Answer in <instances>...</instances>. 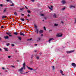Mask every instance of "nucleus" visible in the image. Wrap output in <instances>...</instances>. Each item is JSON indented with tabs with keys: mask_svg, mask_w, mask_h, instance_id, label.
I'll use <instances>...</instances> for the list:
<instances>
[{
	"mask_svg": "<svg viewBox=\"0 0 76 76\" xmlns=\"http://www.w3.org/2000/svg\"><path fill=\"white\" fill-rule=\"evenodd\" d=\"M61 23H63V21H61Z\"/></svg>",
	"mask_w": 76,
	"mask_h": 76,
	"instance_id": "8fccbe9b",
	"label": "nucleus"
},
{
	"mask_svg": "<svg viewBox=\"0 0 76 76\" xmlns=\"http://www.w3.org/2000/svg\"><path fill=\"white\" fill-rule=\"evenodd\" d=\"M34 56V55H33V54H32V56H31V58H33V56Z\"/></svg>",
	"mask_w": 76,
	"mask_h": 76,
	"instance_id": "58836bf2",
	"label": "nucleus"
},
{
	"mask_svg": "<svg viewBox=\"0 0 76 76\" xmlns=\"http://www.w3.org/2000/svg\"><path fill=\"white\" fill-rule=\"evenodd\" d=\"M3 4H1L0 5V6L1 7H3Z\"/></svg>",
	"mask_w": 76,
	"mask_h": 76,
	"instance_id": "e433bc0d",
	"label": "nucleus"
},
{
	"mask_svg": "<svg viewBox=\"0 0 76 76\" xmlns=\"http://www.w3.org/2000/svg\"><path fill=\"white\" fill-rule=\"evenodd\" d=\"M4 38L5 39H8L9 37L8 36H4Z\"/></svg>",
	"mask_w": 76,
	"mask_h": 76,
	"instance_id": "dca6fc26",
	"label": "nucleus"
},
{
	"mask_svg": "<svg viewBox=\"0 0 76 76\" xmlns=\"http://www.w3.org/2000/svg\"><path fill=\"white\" fill-rule=\"evenodd\" d=\"M1 28H3V26H1Z\"/></svg>",
	"mask_w": 76,
	"mask_h": 76,
	"instance_id": "603ef678",
	"label": "nucleus"
},
{
	"mask_svg": "<svg viewBox=\"0 0 76 76\" xmlns=\"http://www.w3.org/2000/svg\"><path fill=\"white\" fill-rule=\"evenodd\" d=\"M39 32L40 34H41L42 33V32H43V31L40 30L39 31Z\"/></svg>",
	"mask_w": 76,
	"mask_h": 76,
	"instance_id": "a211bd4d",
	"label": "nucleus"
},
{
	"mask_svg": "<svg viewBox=\"0 0 76 76\" xmlns=\"http://www.w3.org/2000/svg\"><path fill=\"white\" fill-rule=\"evenodd\" d=\"M54 26H58V24H55L54 25Z\"/></svg>",
	"mask_w": 76,
	"mask_h": 76,
	"instance_id": "a878e982",
	"label": "nucleus"
},
{
	"mask_svg": "<svg viewBox=\"0 0 76 76\" xmlns=\"http://www.w3.org/2000/svg\"><path fill=\"white\" fill-rule=\"evenodd\" d=\"M71 65L72 66H73V67H74V68H75L76 67V65L75 63H72L71 64Z\"/></svg>",
	"mask_w": 76,
	"mask_h": 76,
	"instance_id": "20e7f679",
	"label": "nucleus"
},
{
	"mask_svg": "<svg viewBox=\"0 0 76 76\" xmlns=\"http://www.w3.org/2000/svg\"><path fill=\"white\" fill-rule=\"evenodd\" d=\"M40 15H41L42 16H44V14H40Z\"/></svg>",
	"mask_w": 76,
	"mask_h": 76,
	"instance_id": "2f4dec72",
	"label": "nucleus"
},
{
	"mask_svg": "<svg viewBox=\"0 0 76 76\" xmlns=\"http://www.w3.org/2000/svg\"><path fill=\"white\" fill-rule=\"evenodd\" d=\"M2 19H4V18H6V16H3L2 17Z\"/></svg>",
	"mask_w": 76,
	"mask_h": 76,
	"instance_id": "b1692460",
	"label": "nucleus"
},
{
	"mask_svg": "<svg viewBox=\"0 0 76 76\" xmlns=\"http://www.w3.org/2000/svg\"><path fill=\"white\" fill-rule=\"evenodd\" d=\"M15 15V16H17V13H16V12H14V13Z\"/></svg>",
	"mask_w": 76,
	"mask_h": 76,
	"instance_id": "412c9836",
	"label": "nucleus"
},
{
	"mask_svg": "<svg viewBox=\"0 0 76 76\" xmlns=\"http://www.w3.org/2000/svg\"><path fill=\"white\" fill-rule=\"evenodd\" d=\"M12 67H15V66H12Z\"/></svg>",
	"mask_w": 76,
	"mask_h": 76,
	"instance_id": "4d7b16f0",
	"label": "nucleus"
},
{
	"mask_svg": "<svg viewBox=\"0 0 76 76\" xmlns=\"http://www.w3.org/2000/svg\"><path fill=\"white\" fill-rule=\"evenodd\" d=\"M10 57H11V56H9L8 57V58H10Z\"/></svg>",
	"mask_w": 76,
	"mask_h": 76,
	"instance_id": "37998d69",
	"label": "nucleus"
},
{
	"mask_svg": "<svg viewBox=\"0 0 76 76\" xmlns=\"http://www.w3.org/2000/svg\"><path fill=\"white\" fill-rule=\"evenodd\" d=\"M19 39V40H22V38L19 37H17Z\"/></svg>",
	"mask_w": 76,
	"mask_h": 76,
	"instance_id": "4468645a",
	"label": "nucleus"
},
{
	"mask_svg": "<svg viewBox=\"0 0 76 76\" xmlns=\"http://www.w3.org/2000/svg\"><path fill=\"white\" fill-rule=\"evenodd\" d=\"M75 22H76V19H75Z\"/></svg>",
	"mask_w": 76,
	"mask_h": 76,
	"instance_id": "774afa93",
	"label": "nucleus"
},
{
	"mask_svg": "<svg viewBox=\"0 0 76 76\" xmlns=\"http://www.w3.org/2000/svg\"><path fill=\"white\" fill-rule=\"evenodd\" d=\"M44 30H45V31L46 30V28H45V27H44Z\"/></svg>",
	"mask_w": 76,
	"mask_h": 76,
	"instance_id": "f704fd0d",
	"label": "nucleus"
},
{
	"mask_svg": "<svg viewBox=\"0 0 76 76\" xmlns=\"http://www.w3.org/2000/svg\"><path fill=\"white\" fill-rule=\"evenodd\" d=\"M51 8H53V6H51Z\"/></svg>",
	"mask_w": 76,
	"mask_h": 76,
	"instance_id": "864d4df0",
	"label": "nucleus"
},
{
	"mask_svg": "<svg viewBox=\"0 0 76 76\" xmlns=\"http://www.w3.org/2000/svg\"><path fill=\"white\" fill-rule=\"evenodd\" d=\"M53 40H54V39L53 38H51V39H50L49 40H48V41H49V43H50V41H52Z\"/></svg>",
	"mask_w": 76,
	"mask_h": 76,
	"instance_id": "f8f14e48",
	"label": "nucleus"
},
{
	"mask_svg": "<svg viewBox=\"0 0 76 76\" xmlns=\"http://www.w3.org/2000/svg\"><path fill=\"white\" fill-rule=\"evenodd\" d=\"M23 69H25L26 68H25V63H24L23 64Z\"/></svg>",
	"mask_w": 76,
	"mask_h": 76,
	"instance_id": "423d86ee",
	"label": "nucleus"
},
{
	"mask_svg": "<svg viewBox=\"0 0 76 76\" xmlns=\"http://www.w3.org/2000/svg\"><path fill=\"white\" fill-rule=\"evenodd\" d=\"M26 73H25H25H23V74H25Z\"/></svg>",
	"mask_w": 76,
	"mask_h": 76,
	"instance_id": "338daca9",
	"label": "nucleus"
},
{
	"mask_svg": "<svg viewBox=\"0 0 76 76\" xmlns=\"http://www.w3.org/2000/svg\"><path fill=\"white\" fill-rule=\"evenodd\" d=\"M27 67L28 69H29V70H33V69L32 68H31L29 67H28V66H27Z\"/></svg>",
	"mask_w": 76,
	"mask_h": 76,
	"instance_id": "9d476101",
	"label": "nucleus"
},
{
	"mask_svg": "<svg viewBox=\"0 0 76 76\" xmlns=\"http://www.w3.org/2000/svg\"><path fill=\"white\" fill-rule=\"evenodd\" d=\"M31 63H33V62L31 61Z\"/></svg>",
	"mask_w": 76,
	"mask_h": 76,
	"instance_id": "0e129e2a",
	"label": "nucleus"
},
{
	"mask_svg": "<svg viewBox=\"0 0 76 76\" xmlns=\"http://www.w3.org/2000/svg\"><path fill=\"white\" fill-rule=\"evenodd\" d=\"M18 71L20 73H22V72H23V67H21L20 69L18 70Z\"/></svg>",
	"mask_w": 76,
	"mask_h": 76,
	"instance_id": "f257e3e1",
	"label": "nucleus"
},
{
	"mask_svg": "<svg viewBox=\"0 0 76 76\" xmlns=\"http://www.w3.org/2000/svg\"><path fill=\"white\" fill-rule=\"evenodd\" d=\"M35 27L36 28V29H37V26L35 25Z\"/></svg>",
	"mask_w": 76,
	"mask_h": 76,
	"instance_id": "72a5a7b5",
	"label": "nucleus"
},
{
	"mask_svg": "<svg viewBox=\"0 0 76 76\" xmlns=\"http://www.w3.org/2000/svg\"><path fill=\"white\" fill-rule=\"evenodd\" d=\"M48 8L49 9H50V10H53V9H52V8H51V7H50V6H48Z\"/></svg>",
	"mask_w": 76,
	"mask_h": 76,
	"instance_id": "aec40b11",
	"label": "nucleus"
},
{
	"mask_svg": "<svg viewBox=\"0 0 76 76\" xmlns=\"http://www.w3.org/2000/svg\"><path fill=\"white\" fill-rule=\"evenodd\" d=\"M20 20H22V21H24L25 20H24L23 18H20Z\"/></svg>",
	"mask_w": 76,
	"mask_h": 76,
	"instance_id": "bb28decb",
	"label": "nucleus"
},
{
	"mask_svg": "<svg viewBox=\"0 0 76 76\" xmlns=\"http://www.w3.org/2000/svg\"><path fill=\"white\" fill-rule=\"evenodd\" d=\"M55 70V68H54V66H52V70Z\"/></svg>",
	"mask_w": 76,
	"mask_h": 76,
	"instance_id": "6ab92c4d",
	"label": "nucleus"
},
{
	"mask_svg": "<svg viewBox=\"0 0 76 76\" xmlns=\"http://www.w3.org/2000/svg\"><path fill=\"white\" fill-rule=\"evenodd\" d=\"M40 40H41V38L40 37H38L37 38V41H40Z\"/></svg>",
	"mask_w": 76,
	"mask_h": 76,
	"instance_id": "2eb2a0df",
	"label": "nucleus"
},
{
	"mask_svg": "<svg viewBox=\"0 0 76 76\" xmlns=\"http://www.w3.org/2000/svg\"><path fill=\"white\" fill-rule=\"evenodd\" d=\"M7 12V9L6 8H4V9L3 13H5Z\"/></svg>",
	"mask_w": 76,
	"mask_h": 76,
	"instance_id": "6e6552de",
	"label": "nucleus"
},
{
	"mask_svg": "<svg viewBox=\"0 0 76 76\" xmlns=\"http://www.w3.org/2000/svg\"><path fill=\"white\" fill-rule=\"evenodd\" d=\"M9 37H12V35L11 34H9Z\"/></svg>",
	"mask_w": 76,
	"mask_h": 76,
	"instance_id": "a18cd8bd",
	"label": "nucleus"
},
{
	"mask_svg": "<svg viewBox=\"0 0 76 76\" xmlns=\"http://www.w3.org/2000/svg\"><path fill=\"white\" fill-rule=\"evenodd\" d=\"M53 17H54V18H57V16H56V15L55 14H54V15H53Z\"/></svg>",
	"mask_w": 76,
	"mask_h": 76,
	"instance_id": "4be33fe9",
	"label": "nucleus"
},
{
	"mask_svg": "<svg viewBox=\"0 0 76 76\" xmlns=\"http://www.w3.org/2000/svg\"><path fill=\"white\" fill-rule=\"evenodd\" d=\"M65 9H66V8L65 7H64L62 9V10H65Z\"/></svg>",
	"mask_w": 76,
	"mask_h": 76,
	"instance_id": "cd10ccee",
	"label": "nucleus"
},
{
	"mask_svg": "<svg viewBox=\"0 0 76 76\" xmlns=\"http://www.w3.org/2000/svg\"><path fill=\"white\" fill-rule=\"evenodd\" d=\"M42 36H43V34H42L41 35V37H42Z\"/></svg>",
	"mask_w": 76,
	"mask_h": 76,
	"instance_id": "6e6d98bb",
	"label": "nucleus"
},
{
	"mask_svg": "<svg viewBox=\"0 0 76 76\" xmlns=\"http://www.w3.org/2000/svg\"><path fill=\"white\" fill-rule=\"evenodd\" d=\"M4 50H5V51H8V49L7 48H4Z\"/></svg>",
	"mask_w": 76,
	"mask_h": 76,
	"instance_id": "f3484780",
	"label": "nucleus"
},
{
	"mask_svg": "<svg viewBox=\"0 0 76 76\" xmlns=\"http://www.w3.org/2000/svg\"><path fill=\"white\" fill-rule=\"evenodd\" d=\"M28 73V72H26L25 73Z\"/></svg>",
	"mask_w": 76,
	"mask_h": 76,
	"instance_id": "052dcab7",
	"label": "nucleus"
},
{
	"mask_svg": "<svg viewBox=\"0 0 76 76\" xmlns=\"http://www.w3.org/2000/svg\"><path fill=\"white\" fill-rule=\"evenodd\" d=\"M24 9V8H20V10H23Z\"/></svg>",
	"mask_w": 76,
	"mask_h": 76,
	"instance_id": "c85d7f7f",
	"label": "nucleus"
},
{
	"mask_svg": "<svg viewBox=\"0 0 76 76\" xmlns=\"http://www.w3.org/2000/svg\"><path fill=\"white\" fill-rule=\"evenodd\" d=\"M44 18L45 19V20H46L47 19V18H46V17H44Z\"/></svg>",
	"mask_w": 76,
	"mask_h": 76,
	"instance_id": "de8ad7c7",
	"label": "nucleus"
},
{
	"mask_svg": "<svg viewBox=\"0 0 76 76\" xmlns=\"http://www.w3.org/2000/svg\"><path fill=\"white\" fill-rule=\"evenodd\" d=\"M62 35H63V34H61L60 33H59V34L57 35V37H62Z\"/></svg>",
	"mask_w": 76,
	"mask_h": 76,
	"instance_id": "7ed1b4c3",
	"label": "nucleus"
},
{
	"mask_svg": "<svg viewBox=\"0 0 76 76\" xmlns=\"http://www.w3.org/2000/svg\"><path fill=\"white\" fill-rule=\"evenodd\" d=\"M74 50H71L69 51H66V53H67V54H70V53H73L74 52Z\"/></svg>",
	"mask_w": 76,
	"mask_h": 76,
	"instance_id": "f03ea898",
	"label": "nucleus"
},
{
	"mask_svg": "<svg viewBox=\"0 0 76 76\" xmlns=\"http://www.w3.org/2000/svg\"><path fill=\"white\" fill-rule=\"evenodd\" d=\"M26 20H28V19L26 18Z\"/></svg>",
	"mask_w": 76,
	"mask_h": 76,
	"instance_id": "69168bd1",
	"label": "nucleus"
},
{
	"mask_svg": "<svg viewBox=\"0 0 76 76\" xmlns=\"http://www.w3.org/2000/svg\"><path fill=\"white\" fill-rule=\"evenodd\" d=\"M9 45H10V43H8V44H7V46H9Z\"/></svg>",
	"mask_w": 76,
	"mask_h": 76,
	"instance_id": "c9c22d12",
	"label": "nucleus"
},
{
	"mask_svg": "<svg viewBox=\"0 0 76 76\" xmlns=\"http://www.w3.org/2000/svg\"><path fill=\"white\" fill-rule=\"evenodd\" d=\"M14 34H15V35H17L18 34V33L17 32H15L14 33Z\"/></svg>",
	"mask_w": 76,
	"mask_h": 76,
	"instance_id": "5701e85b",
	"label": "nucleus"
},
{
	"mask_svg": "<svg viewBox=\"0 0 76 76\" xmlns=\"http://www.w3.org/2000/svg\"><path fill=\"white\" fill-rule=\"evenodd\" d=\"M2 69L4 70V68H2Z\"/></svg>",
	"mask_w": 76,
	"mask_h": 76,
	"instance_id": "bf43d9fd",
	"label": "nucleus"
},
{
	"mask_svg": "<svg viewBox=\"0 0 76 76\" xmlns=\"http://www.w3.org/2000/svg\"><path fill=\"white\" fill-rule=\"evenodd\" d=\"M12 47H14V46H15V45L14 44H12Z\"/></svg>",
	"mask_w": 76,
	"mask_h": 76,
	"instance_id": "79ce46f5",
	"label": "nucleus"
},
{
	"mask_svg": "<svg viewBox=\"0 0 76 76\" xmlns=\"http://www.w3.org/2000/svg\"><path fill=\"white\" fill-rule=\"evenodd\" d=\"M25 8H26V9H28V8H27V7H26V6H25Z\"/></svg>",
	"mask_w": 76,
	"mask_h": 76,
	"instance_id": "ea45409f",
	"label": "nucleus"
},
{
	"mask_svg": "<svg viewBox=\"0 0 76 76\" xmlns=\"http://www.w3.org/2000/svg\"><path fill=\"white\" fill-rule=\"evenodd\" d=\"M60 71V73H63V71H62V70H61Z\"/></svg>",
	"mask_w": 76,
	"mask_h": 76,
	"instance_id": "7c9ffc66",
	"label": "nucleus"
},
{
	"mask_svg": "<svg viewBox=\"0 0 76 76\" xmlns=\"http://www.w3.org/2000/svg\"><path fill=\"white\" fill-rule=\"evenodd\" d=\"M69 8L71 9H72V8H75V6L71 5L69 6Z\"/></svg>",
	"mask_w": 76,
	"mask_h": 76,
	"instance_id": "0eeeda50",
	"label": "nucleus"
},
{
	"mask_svg": "<svg viewBox=\"0 0 76 76\" xmlns=\"http://www.w3.org/2000/svg\"><path fill=\"white\" fill-rule=\"evenodd\" d=\"M6 34H7V35H10L11 34V33L10 32H8V33H6Z\"/></svg>",
	"mask_w": 76,
	"mask_h": 76,
	"instance_id": "393cba45",
	"label": "nucleus"
},
{
	"mask_svg": "<svg viewBox=\"0 0 76 76\" xmlns=\"http://www.w3.org/2000/svg\"><path fill=\"white\" fill-rule=\"evenodd\" d=\"M10 6H14V4H11V5H10Z\"/></svg>",
	"mask_w": 76,
	"mask_h": 76,
	"instance_id": "a19ab883",
	"label": "nucleus"
},
{
	"mask_svg": "<svg viewBox=\"0 0 76 76\" xmlns=\"http://www.w3.org/2000/svg\"><path fill=\"white\" fill-rule=\"evenodd\" d=\"M0 51H1V48H0Z\"/></svg>",
	"mask_w": 76,
	"mask_h": 76,
	"instance_id": "e2e57ef3",
	"label": "nucleus"
},
{
	"mask_svg": "<svg viewBox=\"0 0 76 76\" xmlns=\"http://www.w3.org/2000/svg\"><path fill=\"white\" fill-rule=\"evenodd\" d=\"M27 12L28 13H31V11H30V10H27Z\"/></svg>",
	"mask_w": 76,
	"mask_h": 76,
	"instance_id": "c756f323",
	"label": "nucleus"
},
{
	"mask_svg": "<svg viewBox=\"0 0 76 76\" xmlns=\"http://www.w3.org/2000/svg\"><path fill=\"white\" fill-rule=\"evenodd\" d=\"M37 45H38L37 44H35V45L36 46Z\"/></svg>",
	"mask_w": 76,
	"mask_h": 76,
	"instance_id": "09e8293b",
	"label": "nucleus"
},
{
	"mask_svg": "<svg viewBox=\"0 0 76 76\" xmlns=\"http://www.w3.org/2000/svg\"><path fill=\"white\" fill-rule=\"evenodd\" d=\"M39 30L38 29V28L36 29L35 32H37V34H38V31Z\"/></svg>",
	"mask_w": 76,
	"mask_h": 76,
	"instance_id": "1a4fd4ad",
	"label": "nucleus"
},
{
	"mask_svg": "<svg viewBox=\"0 0 76 76\" xmlns=\"http://www.w3.org/2000/svg\"><path fill=\"white\" fill-rule=\"evenodd\" d=\"M30 40H32V39H27V41H30Z\"/></svg>",
	"mask_w": 76,
	"mask_h": 76,
	"instance_id": "4c0bfd02",
	"label": "nucleus"
},
{
	"mask_svg": "<svg viewBox=\"0 0 76 76\" xmlns=\"http://www.w3.org/2000/svg\"><path fill=\"white\" fill-rule=\"evenodd\" d=\"M6 1H7V2H9V1L10 3H11L12 4H13V3L12 1H11V0H7Z\"/></svg>",
	"mask_w": 76,
	"mask_h": 76,
	"instance_id": "9b49d317",
	"label": "nucleus"
},
{
	"mask_svg": "<svg viewBox=\"0 0 76 76\" xmlns=\"http://www.w3.org/2000/svg\"><path fill=\"white\" fill-rule=\"evenodd\" d=\"M30 16V15H29V14H28V15H27L28 17H29V16Z\"/></svg>",
	"mask_w": 76,
	"mask_h": 76,
	"instance_id": "3c124183",
	"label": "nucleus"
},
{
	"mask_svg": "<svg viewBox=\"0 0 76 76\" xmlns=\"http://www.w3.org/2000/svg\"><path fill=\"white\" fill-rule=\"evenodd\" d=\"M40 55H41V54H42V53H40Z\"/></svg>",
	"mask_w": 76,
	"mask_h": 76,
	"instance_id": "680f3d73",
	"label": "nucleus"
},
{
	"mask_svg": "<svg viewBox=\"0 0 76 76\" xmlns=\"http://www.w3.org/2000/svg\"><path fill=\"white\" fill-rule=\"evenodd\" d=\"M61 74L63 76V75H64V74L63 73H62Z\"/></svg>",
	"mask_w": 76,
	"mask_h": 76,
	"instance_id": "5fc2aeb1",
	"label": "nucleus"
},
{
	"mask_svg": "<svg viewBox=\"0 0 76 76\" xmlns=\"http://www.w3.org/2000/svg\"><path fill=\"white\" fill-rule=\"evenodd\" d=\"M31 1H32L33 2H34V1H35V0H31Z\"/></svg>",
	"mask_w": 76,
	"mask_h": 76,
	"instance_id": "c03bdc74",
	"label": "nucleus"
},
{
	"mask_svg": "<svg viewBox=\"0 0 76 76\" xmlns=\"http://www.w3.org/2000/svg\"><path fill=\"white\" fill-rule=\"evenodd\" d=\"M61 3L63 4H64L66 3V2L64 0H63L61 1Z\"/></svg>",
	"mask_w": 76,
	"mask_h": 76,
	"instance_id": "39448f33",
	"label": "nucleus"
},
{
	"mask_svg": "<svg viewBox=\"0 0 76 76\" xmlns=\"http://www.w3.org/2000/svg\"><path fill=\"white\" fill-rule=\"evenodd\" d=\"M20 35H23V36H25V34L23 33L22 32H20Z\"/></svg>",
	"mask_w": 76,
	"mask_h": 76,
	"instance_id": "ddd939ff",
	"label": "nucleus"
},
{
	"mask_svg": "<svg viewBox=\"0 0 76 76\" xmlns=\"http://www.w3.org/2000/svg\"><path fill=\"white\" fill-rule=\"evenodd\" d=\"M34 52H35V53H36L37 52V50H34Z\"/></svg>",
	"mask_w": 76,
	"mask_h": 76,
	"instance_id": "13d9d810",
	"label": "nucleus"
},
{
	"mask_svg": "<svg viewBox=\"0 0 76 76\" xmlns=\"http://www.w3.org/2000/svg\"><path fill=\"white\" fill-rule=\"evenodd\" d=\"M22 16H24V14H21Z\"/></svg>",
	"mask_w": 76,
	"mask_h": 76,
	"instance_id": "49530a36",
	"label": "nucleus"
},
{
	"mask_svg": "<svg viewBox=\"0 0 76 76\" xmlns=\"http://www.w3.org/2000/svg\"><path fill=\"white\" fill-rule=\"evenodd\" d=\"M36 58L38 59H39V56L36 57Z\"/></svg>",
	"mask_w": 76,
	"mask_h": 76,
	"instance_id": "473e14b6",
	"label": "nucleus"
}]
</instances>
